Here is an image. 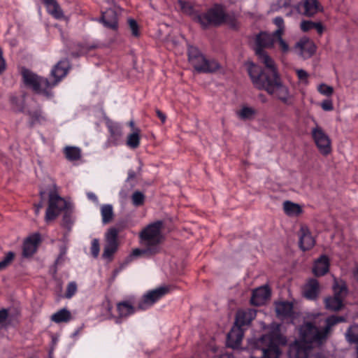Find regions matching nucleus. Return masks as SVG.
I'll return each mask as SVG.
<instances>
[{
  "label": "nucleus",
  "mask_w": 358,
  "mask_h": 358,
  "mask_svg": "<svg viewBox=\"0 0 358 358\" xmlns=\"http://www.w3.org/2000/svg\"><path fill=\"white\" fill-rule=\"evenodd\" d=\"M343 317L330 316L326 320V326L319 329L311 322H305L299 328V337L289 345V358H308L315 346H320L327 340L331 328L335 324L344 322Z\"/></svg>",
  "instance_id": "nucleus-1"
},
{
  "label": "nucleus",
  "mask_w": 358,
  "mask_h": 358,
  "mask_svg": "<svg viewBox=\"0 0 358 358\" xmlns=\"http://www.w3.org/2000/svg\"><path fill=\"white\" fill-rule=\"evenodd\" d=\"M267 70L266 73H263L259 66L252 62L248 63V73L257 88L265 90L286 105H292V96L288 87L281 83L275 66L273 69Z\"/></svg>",
  "instance_id": "nucleus-2"
},
{
  "label": "nucleus",
  "mask_w": 358,
  "mask_h": 358,
  "mask_svg": "<svg viewBox=\"0 0 358 358\" xmlns=\"http://www.w3.org/2000/svg\"><path fill=\"white\" fill-rule=\"evenodd\" d=\"M68 64L64 61L59 62L51 71V76L55 80L50 83L47 78L41 77L27 69H22V76L26 86L31 88L34 92L41 94L47 98L52 96L51 90L66 75L68 71Z\"/></svg>",
  "instance_id": "nucleus-3"
},
{
  "label": "nucleus",
  "mask_w": 358,
  "mask_h": 358,
  "mask_svg": "<svg viewBox=\"0 0 358 358\" xmlns=\"http://www.w3.org/2000/svg\"><path fill=\"white\" fill-rule=\"evenodd\" d=\"M163 222L156 221L147 225L139 234L140 243L143 247H149L157 254L161 251L162 241V229Z\"/></svg>",
  "instance_id": "nucleus-4"
},
{
  "label": "nucleus",
  "mask_w": 358,
  "mask_h": 358,
  "mask_svg": "<svg viewBox=\"0 0 358 358\" xmlns=\"http://www.w3.org/2000/svg\"><path fill=\"white\" fill-rule=\"evenodd\" d=\"M188 60L194 69L199 73H214L220 69V64L215 59H208L194 46L188 48Z\"/></svg>",
  "instance_id": "nucleus-5"
},
{
  "label": "nucleus",
  "mask_w": 358,
  "mask_h": 358,
  "mask_svg": "<svg viewBox=\"0 0 358 358\" xmlns=\"http://www.w3.org/2000/svg\"><path fill=\"white\" fill-rule=\"evenodd\" d=\"M274 33L261 32L256 38L255 53L259 60L267 69H273L275 64L273 59L263 50L264 48H272L275 43Z\"/></svg>",
  "instance_id": "nucleus-6"
},
{
  "label": "nucleus",
  "mask_w": 358,
  "mask_h": 358,
  "mask_svg": "<svg viewBox=\"0 0 358 358\" xmlns=\"http://www.w3.org/2000/svg\"><path fill=\"white\" fill-rule=\"evenodd\" d=\"M196 19L203 28L211 25L217 26L222 23H229V16L225 15L220 6H215L206 13L198 15Z\"/></svg>",
  "instance_id": "nucleus-7"
},
{
  "label": "nucleus",
  "mask_w": 358,
  "mask_h": 358,
  "mask_svg": "<svg viewBox=\"0 0 358 358\" xmlns=\"http://www.w3.org/2000/svg\"><path fill=\"white\" fill-rule=\"evenodd\" d=\"M311 136L319 152L324 156L329 155L331 151V141L324 129L317 124L311 130Z\"/></svg>",
  "instance_id": "nucleus-8"
},
{
  "label": "nucleus",
  "mask_w": 358,
  "mask_h": 358,
  "mask_svg": "<svg viewBox=\"0 0 358 358\" xmlns=\"http://www.w3.org/2000/svg\"><path fill=\"white\" fill-rule=\"evenodd\" d=\"M66 208V201L56 191L51 192L49 194V203L45 213V220L49 222L55 220Z\"/></svg>",
  "instance_id": "nucleus-9"
},
{
  "label": "nucleus",
  "mask_w": 358,
  "mask_h": 358,
  "mask_svg": "<svg viewBox=\"0 0 358 358\" xmlns=\"http://www.w3.org/2000/svg\"><path fill=\"white\" fill-rule=\"evenodd\" d=\"M334 296L327 298L325 306L327 309L338 310L343 306V301L347 294V287L343 282H336L334 285Z\"/></svg>",
  "instance_id": "nucleus-10"
},
{
  "label": "nucleus",
  "mask_w": 358,
  "mask_h": 358,
  "mask_svg": "<svg viewBox=\"0 0 358 358\" xmlns=\"http://www.w3.org/2000/svg\"><path fill=\"white\" fill-rule=\"evenodd\" d=\"M169 291L168 287H160L144 294L138 303L137 310H145L162 298Z\"/></svg>",
  "instance_id": "nucleus-11"
},
{
  "label": "nucleus",
  "mask_w": 358,
  "mask_h": 358,
  "mask_svg": "<svg viewBox=\"0 0 358 358\" xmlns=\"http://www.w3.org/2000/svg\"><path fill=\"white\" fill-rule=\"evenodd\" d=\"M294 8L299 14L309 17L323 11V6L317 0H303Z\"/></svg>",
  "instance_id": "nucleus-12"
},
{
  "label": "nucleus",
  "mask_w": 358,
  "mask_h": 358,
  "mask_svg": "<svg viewBox=\"0 0 358 358\" xmlns=\"http://www.w3.org/2000/svg\"><path fill=\"white\" fill-rule=\"evenodd\" d=\"M294 50L304 59L310 57L316 50L313 41L307 37L301 38L294 45Z\"/></svg>",
  "instance_id": "nucleus-13"
},
{
  "label": "nucleus",
  "mask_w": 358,
  "mask_h": 358,
  "mask_svg": "<svg viewBox=\"0 0 358 358\" xmlns=\"http://www.w3.org/2000/svg\"><path fill=\"white\" fill-rule=\"evenodd\" d=\"M299 244L300 248L303 250L311 249L315 243V241L306 226H301L299 231Z\"/></svg>",
  "instance_id": "nucleus-14"
},
{
  "label": "nucleus",
  "mask_w": 358,
  "mask_h": 358,
  "mask_svg": "<svg viewBox=\"0 0 358 358\" xmlns=\"http://www.w3.org/2000/svg\"><path fill=\"white\" fill-rule=\"evenodd\" d=\"M271 296V290L268 286H262L252 292L251 303L255 306H262L266 303Z\"/></svg>",
  "instance_id": "nucleus-15"
},
{
  "label": "nucleus",
  "mask_w": 358,
  "mask_h": 358,
  "mask_svg": "<svg viewBox=\"0 0 358 358\" xmlns=\"http://www.w3.org/2000/svg\"><path fill=\"white\" fill-rule=\"evenodd\" d=\"M256 315L257 312L254 309L248 308L238 310L236 316L235 325L243 329L244 326H248L250 324Z\"/></svg>",
  "instance_id": "nucleus-16"
},
{
  "label": "nucleus",
  "mask_w": 358,
  "mask_h": 358,
  "mask_svg": "<svg viewBox=\"0 0 358 358\" xmlns=\"http://www.w3.org/2000/svg\"><path fill=\"white\" fill-rule=\"evenodd\" d=\"M244 335V329L234 324L227 335V345L231 348H238Z\"/></svg>",
  "instance_id": "nucleus-17"
},
{
  "label": "nucleus",
  "mask_w": 358,
  "mask_h": 358,
  "mask_svg": "<svg viewBox=\"0 0 358 358\" xmlns=\"http://www.w3.org/2000/svg\"><path fill=\"white\" fill-rule=\"evenodd\" d=\"M40 240L41 238L38 234H35L28 237L23 244V256L25 257H31L36 252Z\"/></svg>",
  "instance_id": "nucleus-18"
},
{
  "label": "nucleus",
  "mask_w": 358,
  "mask_h": 358,
  "mask_svg": "<svg viewBox=\"0 0 358 358\" xmlns=\"http://www.w3.org/2000/svg\"><path fill=\"white\" fill-rule=\"evenodd\" d=\"M330 260L329 257L325 255H321L314 262L313 267V273L316 276H322L328 273L329 270Z\"/></svg>",
  "instance_id": "nucleus-19"
},
{
  "label": "nucleus",
  "mask_w": 358,
  "mask_h": 358,
  "mask_svg": "<svg viewBox=\"0 0 358 358\" xmlns=\"http://www.w3.org/2000/svg\"><path fill=\"white\" fill-rule=\"evenodd\" d=\"M110 136L107 140V146L117 145L122 135L121 126L115 122H109L107 124Z\"/></svg>",
  "instance_id": "nucleus-20"
},
{
  "label": "nucleus",
  "mask_w": 358,
  "mask_h": 358,
  "mask_svg": "<svg viewBox=\"0 0 358 358\" xmlns=\"http://www.w3.org/2000/svg\"><path fill=\"white\" fill-rule=\"evenodd\" d=\"M275 311L277 316L281 320L292 319L293 304L287 301L277 302Z\"/></svg>",
  "instance_id": "nucleus-21"
},
{
  "label": "nucleus",
  "mask_w": 358,
  "mask_h": 358,
  "mask_svg": "<svg viewBox=\"0 0 358 358\" xmlns=\"http://www.w3.org/2000/svg\"><path fill=\"white\" fill-rule=\"evenodd\" d=\"M48 13L57 20L64 17L62 9L56 0H43Z\"/></svg>",
  "instance_id": "nucleus-22"
},
{
  "label": "nucleus",
  "mask_w": 358,
  "mask_h": 358,
  "mask_svg": "<svg viewBox=\"0 0 358 358\" xmlns=\"http://www.w3.org/2000/svg\"><path fill=\"white\" fill-rule=\"evenodd\" d=\"M101 22L103 25L112 29H116L117 27V15L113 9H108L102 13Z\"/></svg>",
  "instance_id": "nucleus-23"
},
{
  "label": "nucleus",
  "mask_w": 358,
  "mask_h": 358,
  "mask_svg": "<svg viewBox=\"0 0 358 358\" xmlns=\"http://www.w3.org/2000/svg\"><path fill=\"white\" fill-rule=\"evenodd\" d=\"M319 292V282L316 279H310L303 288V294L308 299H315Z\"/></svg>",
  "instance_id": "nucleus-24"
},
{
  "label": "nucleus",
  "mask_w": 358,
  "mask_h": 358,
  "mask_svg": "<svg viewBox=\"0 0 358 358\" xmlns=\"http://www.w3.org/2000/svg\"><path fill=\"white\" fill-rule=\"evenodd\" d=\"M117 310L120 317H127L134 314L136 309L134 303L130 301H123L117 304Z\"/></svg>",
  "instance_id": "nucleus-25"
},
{
  "label": "nucleus",
  "mask_w": 358,
  "mask_h": 358,
  "mask_svg": "<svg viewBox=\"0 0 358 358\" xmlns=\"http://www.w3.org/2000/svg\"><path fill=\"white\" fill-rule=\"evenodd\" d=\"M51 320L57 324L69 322L72 319L71 312L67 308H62L51 315Z\"/></svg>",
  "instance_id": "nucleus-26"
},
{
  "label": "nucleus",
  "mask_w": 358,
  "mask_h": 358,
  "mask_svg": "<svg viewBox=\"0 0 358 358\" xmlns=\"http://www.w3.org/2000/svg\"><path fill=\"white\" fill-rule=\"evenodd\" d=\"M283 210L285 214L289 217H297L303 212L300 205L289 201H285L283 203Z\"/></svg>",
  "instance_id": "nucleus-27"
},
{
  "label": "nucleus",
  "mask_w": 358,
  "mask_h": 358,
  "mask_svg": "<svg viewBox=\"0 0 358 358\" xmlns=\"http://www.w3.org/2000/svg\"><path fill=\"white\" fill-rule=\"evenodd\" d=\"M63 152L67 160L70 162L77 161L81 158V149L76 146H66Z\"/></svg>",
  "instance_id": "nucleus-28"
},
{
  "label": "nucleus",
  "mask_w": 358,
  "mask_h": 358,
  "mask_svg": "<svg viewBox=\"0 0 358 358\" xmlns=\"http://www.w3.org/2000/svg\"><path fill=\"white\" fill-rule=\"evenodd\" d=\"M157 253L155 252H153L151 248H150L149 247H144V248H143V249L135 248L132 250L131 254L128 256L127 261L131 262L134 259H136L140 256H142V255L150 257V256L155 255Z\"/></svg>",
  "instance_id": "nucleus-29"
},
{
  "label": "nucleus",
  "mask_w": 358,
  "mask_h": 358,
  "mask_svg": "<svg viewBox=\"0 0 358 358\" xmlns=\"http://www.w3.org/2000/svg\"><path fill=\"white\" fill-rule=\"evenodd\" d=\"M345 338L350 343L357 345L358 348V324H354L349 327L345 333Z\"/></svg>",
  "instance_id": "nucleus-30"
},
{
  "label": "nucleus",
  "mask_w": 358,
  "mask_h": 358,
  "mask_svg": "<svg viewBox=\"0 0 358 358\" xmlns=\"http://www.w3.org/2000/svg\"><path fill=\"white\" fill-rule=\"evenodd\" d=\"M140 133L139 129H134L133 133L127 136V145L131 148L135 149L140 145Z\"/></svg>",
  "instance_id": "nucleus-31"
},
{
  "label": "nucleus",
  "mask_w": 358,
  "mask_h": 358,
  "mask_svg": "<svg viewBox=\"0 0 358 358\" xmlns=\"http://www.w3.org/2000/svg\"><path fill=\"white\" fill-rule=\"evenodd\" d=\"M101 214L102 217V222L107 224L110 222L113 217V208L110 204H104L101 207Z\"/></svg>",
  "instance_id": "nucleus-32"
},
{
  "label": "nucleus",
  "mask_w": 358,
  "mask_h": 358,
  "mask_svg": "<svg viewBox=\"0 0 358 358\" xmlns=\"http://www.w3.org/2000/svg\"><path fill=\"white\" fill-rule=\"evenodd\" d=\"M282 36L283 35H274V37H275V43L277 44L278 48L280 52L285 55L289 52L291 48L287 41L282 38Z\"/></svg>",
  "instance_id": "nucleus-33"
},
{
  "label": "nucleus",
  "mask_w": 358,
  "mask_h": 358,
  "mask_svg": "<svg viewBox=\"0 0 358 358\" xmlns=\"http://www.w3.org/2000/svg\"><path fill=\"white\" fill-rule=\"evenodd\" d=\"M256 114V110L248 106H243L239 111L237 112V115L242 120L252 119Z\"/></svg>",
  "instance_id": "nucleus-34"
},
{
  "label": "nucleus",
  "mask_w": 358,
  "mask_h": 358,
  "mask_svg": "<svg viewBox=\"0 0 358 358\" xmlns=\"http://www.w3.org/2000/svg\"><path fill=\"white\" fill-rule=\"evenodd\" d=\"M277 29L273 31L274 35H284L285 31V22L282 17H275L273 20Z\"/></svg>",
  "instance_id": "nucleus-35"
},
{
  "label": "nucleus",
  "mask_w": 358,
  "mask_h": 358,
  "mask_svg": "<svg viewBox=\"0 0 358 358\" xmlns=\"http://www.w3.org/2000/svg\"><path fill=\"white\" fill-rule=\"evenodd\" d=\"M119 231L113 227L110 228L106 234V243H117V235Z\"/></svg>",
  "instance_id": "nucleus-36"
},
{
  "label": "nucleus",
  "mask_w": 358,
  "mask_h": 358,
  "mask_svg": "<svg viewBox=\"0 0 358 358\" xmlns=\"http://www.w3.org/2000/svg\"><path fill=\"white\" fill-rule=\"evenodd\" d=\"M15 258V253L13 252H8L3 259L0 261V271L7 268L13 262Z\"/></svg>",
  "instance_id": "nucleus-37"
},
{
  "label": "nucleus",
  "mask_w": 358,
  "mask_h": 358,
  "mask_svg": "<svg viewBox=\"0 0 358 358\" xmlns=\"http://www.w3.org/2000/svg\"><path fill=\"white\" fill-rule=\"evenodd\" d=\"M117 249V243H106L103 256L106 258L110 257Z\"/></svg>",
  "instance_id": "nucleus-38"
},
{
  "label": "nucleus",
  "mask_w": 358,
  "mask_h": 358,
  "mask_svg": "<svg viewBox=\"0 0 358 358\" xmlns=\"http://www.w3.org/2000/svg\"><path fill=\"white\" fill-rule=\"evenodd\" d=\"M132 203L136 206H139L143 204L145 201V195L139 192L136 191L133 193L131 196Z\"/></svg>",
  "instance_id": "nucleus-39"
},
{
  "label": "nucleus",
  "mask_w": 358,
  "mask_h": 358,
  "mask_svg": "<svg viewBox=\"0 0 358 358\" xmlns=\"http://www.w3.org/2000/svg\"><path fill=\"white\" fill-rule=\"evenodd\" d=\"M317 91L322 95L331 96L334 93V88L324 83H322L317 86Z\"/></svg>",
  "instance_id": "nucleus-40"
},
{
  "label": "nucleus",
  "mask_w": 358,
  "mask_h": 358,
  "mask_svg": "<svg viewBox=\"0 0 358 358\" xmlns=\"http://www.w3.org/2000/svg\"><path fill=\"white\" fill-rule=\"evenodd\" d=\"M78 287L76 282L72 281L70 282L66 287V291L65 294V297L66 299H71L73 295L77 292Z\"/></svg>",
  "instance_id": "nucleus-41"
},
{
  "label": "nucleus",
  "mask_w": 358,
  "mask_h": 358,
  "mask_svg": "<svg viewBox=\"0 0 358 358\" xmlns=\"http://www.w3.org/2000/svg\"><path fill=\"white\" fill-rule=\"evenodd\" d=\"M295 71L299 82L307 85L308 84L309 74L303 69H296Z\"/></svg>",
  "instance_id": "nucleus-42"
},
{
  "label": "nucleus",
  "mask_w": 358,
  "mask_h": 358,
  "mask_svg": "<svg viewBox=\"0 0 358 358\" xmlns=\"http://www.w3.org/2000/svg\"><path fill=\"white\" fill-rule=\"evenodd\" d=\"M180 9L187 14H192L193 12V7L192 4L187 1L183 0H178V1Z\"/></svg>",
  "instance_id": "nucleus-43"
},
{
  "label": "nucleus",
  "mask_w": 358,
  "mask_h": 358,
  "mask_svg": "<svg viewBox=\"0 0 358 358\" xmlns=\"http://www.w3.org/2000/svg\"><path fill=\"white\" fill-rule=\"evenodd\" d=\"M100 247L99 240L94 238L92 241L91 252L94 257H97L99 254Z\"/></svg>",
  "instance_id": "nucleus-44"
},
{
  "label": "nucleus",
  "mask_w": 358,
  "mask_h": 358,
  "mask_svg": "<svg viewBox=\"0 0 358 358\" xmlns=\"http://www.w3.org/2000/svg\"><path fill=\"white\" fill-rule=\"evenodd\" d=\"M315 22L310 20H303L300 24L301 29L304 31H308L314 28Z\"/></svg>",
  "instance_id": "nucleus-45"
},
{
  "label": "nucleus",
  "mask_w": 358,
  "mask_h": 358,
  "mask_svg": "<svg viewBox=\"0 0 358 358\" xmlns=\"http://www.w3.org/2000/svg\"><path fill=\"white\" fill-rule=\"evenodd\" d=\"M128 23H129V27L132 31V34L134 36H139L138 25L136 21L134 19H129Z\"/></svg>",
  "instance_id": "nucleus-46"
},
{
  "label": "nucleus",
  "mask_w": 358,
  "mask_h": 358,
  "mask_svg": "<svg viewBox=\"0 0 358 358\" xmlns=\"http://www.w3.org/2000/svg\"><path fill=\"white\" fill-rule=\"evenodd\" d=\"M321 107L324 111H331L334 109L333 102L331 99H325L321 103Z\"/></svg>",
  "instance_id": "nucleus-47"
},
{
  "label": "nucleus",
  "mask_w": 358,
  "mask_h": 358,
  "mask_svg": "<svg viewBox=\"0 0 358 358\" xmlns=\"http://www.w3.org/2000/svg\"><path fill=\"white\" fill-rule=\"evenodd\" d=\"M9 312L8 309L2 308L0 310V324L4 323L8 317Z\"/></svg>",
  "instance_id": "nucleus-48"
},
{
  "label": "nucleus",
  "mask_w": 358,
  "mask_h": 358,
  "mask_svg": "<svg viewBox=\"0 0 358 358\" xmlns=\"http://www.w3.org/2000/svg\"><path fill=\"white\" fill-rule=\"evenodd\" d=\"M6 61L3 57V52L1 48H0V74H1L4 70L6 69Z\"/></svg>",
  "instance_id": "nucleus-49"
},
{
  "label": "nucleus",
  "mask_w": 358,
  "mask_h": 358,
  "mask_svg": "<svg viewBox=\"0 0 358 358\" xmlns=\"http://www.w3.org/2000/svg\"><path fill=\"white\" fill-rule=\"evenodd\" d=\"M313 29H316L319 34H322L324 31V27L321 22H315Z\"/></svg>",
  "instance_id": "nucleus-50"
},
{
  "label": "nucleus",
  "mask_w": 358,
  "mask_h": 358,
  "mask_svg": "<svg viewBox=\"0 0 358 358\" xmlns=\"http://www.w3.org/2000/svg\"><path fill=\"white\" fill-rule=\"evenodd\" d=\"M136 172L134 170H129L128 171V177H127V180L129 181V180H133L136 178Z\"/></svg>",
  "instance_id": "nucleus-51"
},
{
  "label": "nucleus",
  "mask_w": 358,
  "mask_h": 358,
  "mask_svg": "<svg viewBox=\"0 0 358 358\" xmlns=\"http://www.w3.org/2000/svg\"><path fill=\"white\" fill-rule=\"evenodd\" d=\"M156 113L159 118L162 120V122H164L166 118V115L159 110H157Z\"/></svg>",
  "instance_id": "nucleus-52"
},
{
  "label": "nucleus",
  "mask_w": 358,
  "mask_h": 358,
  "mask_svg": "<svg viewBox=\"0 0 358 358\" xmlns=\"http://www.w3.org/2000/svg\"><path fill=\"white\" fill-rule=\"evenodd\" d=\"M220 358H234V356L229 353H223L220 356Z\"/></svg>",
  "instance_id": "nucleus-53"
},
{
  "label": "nucleus",
  "mask_w": 358,
  "mask_h": 358,
  "mask_svg": "<svg viewBox=\"0 0 358 358\" xmlns=\"http://www.w3.org/2000/svg\"><path fill=\"white\" fill-rule=\"evenodd\" d=\"M87 196L89 199H90L92 200H94V201L97 200L96 196L92 192L87 193Z\"/></svg>",
  "instance_id": "nucleus-54"
},
{
  "label": "nucleus",
  "mask_w": 358,
  "mask_h": 358,
  "mask_svg": "<svg viewBox=\"0 0 358 358\" xmlns=\"http://www.w3.org/2000/svg\"><path fill=\"white\" fill-rule=\"evenodd\" d=\"M292 4V0H285L284 2L282 3V5L284 6H291Z\"/></svg>",
  "instance_id": "nucleus-55"
},
{
  "label": "nucleus",
  "mask_w": 358,
  "mask_h": 358,
  "mask_svg": "<svg viewBox=\"0 0 358 358\" xmlns=\"http://www.w3.org/2000/svg\"><path fill=\"white\" fill-rule=\"evenodd\" d=\"M42 208V203H39L38 204L35 206V212L36 214H38L40 209Z\"/></svg>",
  "instance_id": "nucleus-56"
},
{
  "label": "nucleus",
  "mask_w": 358,
  "mask_h": 358,
  "mask_svg": "<svg viewBox=\"0 0 358 358\" xmlns=\"http://www.w3.org/2000/svg\"><path fill=\"white\" fill-rule=\"evenodd\" d=\"M354 276L355 279L358 281V267L354 271Z\"/></svg>",
  "instance_id": "nucleus-57"
},
{
  "label": "nucleus",
  "mask_w": 358,
  "mask_h": 358,
  "mask_svg": "<svg viewBox=\"0 0 358 358\" xmlns=\"http://www.w3.org/2000/svg\"><path fill=\"white\" fill-rule=\"evenodd\" d=\"M129 126L132 128V129H135L134 128V122L133 121H130L129 123Z\"/></svg>",
  "instance_id": "nucleus-58"
},
{
  "label": "nucleus",
  "mask_w": 358,
  "mask_h": 358,
  "mask_svg": "<svg viewBox=\"0 0 358 358\" xmlns=\"http://www.w3.org/2000/svg\"><path fill=\"white\" fill-rule=\"evenodd\" d=\"M107 308H108V311H110V310H111V309H112V306H111V305L110 304V302H108V301L107 302Z\"/></svg>",
  "instance_id": "nucleus-59"
},
{
  "label": "nucleus",
  "mask_w": 358,
  "mask_h": 358,
  "mask_svg": "<svg viewBox=\"0 0 358 358\" xmlns=\"http://www.w3.org/2000/svg\"><path fill=\"white\" fill-rule=\"evenodd\" d=\"M39 117H40V115H36V120H38V119H39Z\"/></svg>",
  "instance_id": "nucleus-60"
},
{
  "label": "nucleus",
  "mask_w": 358,
  "mask_h": 358,
  "mask_svg": "<svg viewBox=\"0 0 358 358\" xmlns=\"http://www.w3.org/2000/svg\"><path fill=\"white\" fill-rule=\"evenodd\" d=\"M357 358H358V347H357Z\"/></svg>",
  "instance_id": "nucleus-61"
}]
</instances>
